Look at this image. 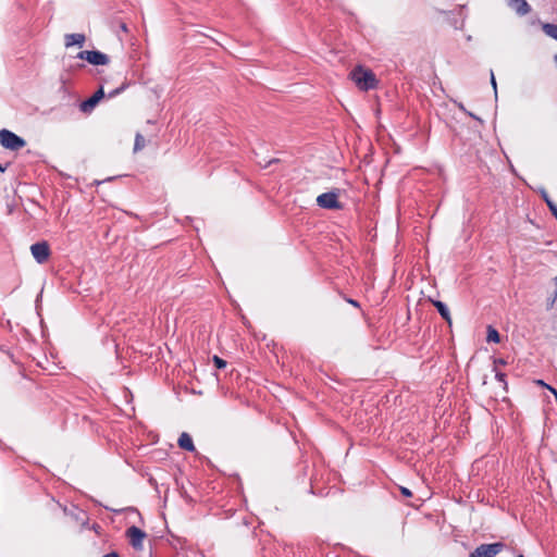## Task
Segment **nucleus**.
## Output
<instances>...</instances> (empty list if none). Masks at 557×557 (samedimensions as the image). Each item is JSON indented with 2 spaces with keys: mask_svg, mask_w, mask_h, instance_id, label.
<instances>
[{
  "mask_svg": "<svg viewBox=\"0 0 557 557\" xmlns=\"http://www.w3.org/2000/svg\"><path fill=\"white\" fill-rule=\"evenodd\" d=\"M491 84L495 90V94H497L496 79H495L493 71L491 72Z\"/></svg>",
  "mask_w": 557,
  "mask_h": 557,
  "instance_id": "21",
  "label": "nucleus"
},
{
  "mask_svg": "<svg viewBox=\"0 0 557 557\" xmlns=\"http://www.w3.org/2000/svg\"><path fill=\"white\" fill-rule=\"evenodd\" d=\"M545 202H546L547 207L549 208V210L556 206L555 202L550 198L546 199Z\"/></svg>",
  "mask_w": 557,
  "mask_h": 557,
  "instance_id": "25",
  "label": "nucleus"
},
{
  "mask_svg": "<svg viewBox=\"0 0 557 557\" xmlns=\"http://www.w3.org/2000/svg\"><path fill=\"white\" fill-rule=\"evenodd\" d=\"M456 106L458 107V109L462 112H465L466 114H468L469 116L473 117L474 120L479 121L480 123H482V120L476 116L475 114H473L472 112L468 111L466 109V107L463 106L462 102H456Z\"/></svg>",
  "mask_w": 557,
  "mask_h": 557,
  "instance_id": "16",
  "label": "nucleus"
},
{
  "mask_svg": "<svg viewBox=\"0 0 557 557\" xmlns=\"http://www.w3.org/2000/svg\"><path fill=\"white\" fill-rule=\"evenodd\" d=\"M121 27H122V29H123V30H125V32L127 30V28H126V25H125V24H123Z\"/></svg>",
  "mask_w": 557,
  "mask_h": 557,
  "instance_id": "32",
  "label": "nucleus"
},
{
  "mask_svg": "<svg viewBox=\"0 0 557 557\" xmlns=\"http://www.w3.org/2000/svg\"><path fill=\"white\" fill-rule=\"evenodd\" d=\"M0 171L3 172L4 171V168H2V165L0 164Z\"/></svg>",
  "mask_w": 557,
  "mask_h": 557,
  "instance_id": "33",
  "label": "nucleus"
},
{
  "mask_svg": "<svg viewBox=\"0 0 557 557\" xmlns=\"http://www.w3.org/2000/svg\"><path fill=\"white\" fill-rule=\"evenodd\" d=\"M487 342L498 343L500 341L499 333L492 326L487 329Z\"/></svg>",
  "mask_w": 557,
  "mask_h": 557,
  "instance_id": "14",
  "label": "nucleus"
},
{
  "mask_svg": "<svg viewBox=\"0 0 557 557\" xmlns=\"http://www.w3.org/2000/svg\"><path fill=\"white\" fill-rule=\"evenodd\" d=\"M547 389H549L553 393V395L555 396V399L557 401V391L552 386H547Z\"/></svg>",
  "mask_w": 557,
  "mask_h": 557,
  "instance_id": "26",
  "label": "nucleus"
},
{
  "mask_svg": "<svg viewBox=\"0 0 557 557\" xmlns=\"http://www.w3.org/2000/svg\"><path fill=\"white\" fill-rule=\"evenodd\" d=\"M496 379L500 382L504 381V374L503 373H496Z\"/></svg>",
  "mask_w": 557,
  "mask_h": 557,
  "instance_id": "29",
  "label": "nucleus"
},
{
  "mask_svg": "<svg viewBox=\"0 0 557 557\" xmlns=\"http://www.w3.org/2000/svg\"><path fill=\"white\" fill-rule=\"evenodd\" d=\"M517 557H524L523 555H518Z\"/></svg>",
  "mask_w": 557,
  "mask_h": 557,
  "instance_id": "34",
  "label": "nucleus"
},
{
  "mask_svg": "<svg viewBox=\"0 0 557 557\" xmlns=\"http://www.w3.org/2000/svg\"><path fill=\"white\" fill-rule=\"evenodd\" d=\"M536 383H537L539 385H541V386L546 387V388H547V386H549L548 384H546V383H545L544 381H542V380L536 381Z\"/></svg>",
  "mask_w": 557,
  "mask_h": 557,
  "instance_id": "30",
  "label": "nucleus"
},
{
  "mask_svg": "<svg viewBox=\"0 0 557 557\" xmlns=\"http://www.w3.org/2000/svg\"><path fill=\"white\" fill-rule=\"evenodd\" d=\"M30 252L38 263H44L50 256V248L47 242L35 243L30 246Z\"/></svg>",
  "mask_w": 557,
  "mask_h": 557,
  "instance_id": "5",
  "label": "nucleus"
},
{
  "mask_svg": "<svg viewBox=\"0 0 557 557\" xmlns=\"http://www.w3.org/2000/svg\"><path fill=\"white\" fill-rule=\"evenodd\" d=\"M213 362L218 369H223L226 367V361L218 356H213Z\"/></svg>",
  "mask_w": 557,
  "mask_h": 557,
  "instance_id": "17",
  "label": "nucleus"
},
{
  "mask_svg": "<svg viewBox=\"0 0 557 557\" xmlns=\"http://www.w3.org/2000/svg\"><path fill=\"white\" fill-rule=\"evenodd\" d=\"M126 535L129 540L131 545L135 549H137V550L143 549V542H144V539L146 537V533L143 530H140L139 528H137L135 525H132L127 529Z\"/></svg>",
  "mask_w": 557,
  "mask_h": 557,
  "instance_id": "7",
  "label": "nucleus"
},
{
  "mask_svg": "<svg viewBox=\"0 0 557 557\" xmlns=\"http://www.w3.org/2000/svg\"><path fill=\"white\" fill-rule=\"evenodd\" d=\"M536 191L541 195V197H542V199H543L544 201H546V199H548V198H549V196H548V194H547V191H546V189H545L544 187H539V188L536 189Z\"/></svg>",
  "mask_w": 557,
  "mask_h": 557,
  "instance_id": "18",
  "label": "nucleus"
},
{
  "mask_svg": "<svg viewBox=\"0 0 557 557\" xmlns=\"http://www.w3.org/2000/svg\"><path fill=\"white\" fill-rule=\"evenodd\" d=\"M432 304L437 309V311L441 314V317L446 322H448L450 324L451 323V318H450V312H449L447 306L444 302L440 301V300H432Z\"/></svg>",
  "mask_w": 557,
  "mask_h": 557,
  "instance_id": "12",
  "label": "nucleus"
},
{
  "mask_svg": "<svg viewBox=\"0 0 557 557\" xmlns=\"http://www.w3.org/2000/svg\"><path fill=\"white\" fill-rule=\"evenodd\" d=\"M348 302L354 305L355 307L359 306V304L357 301L352 300V299H349Z\"/></svg>",
  "mask_w": 557,
  "mask_h": 557,
  "instance_id": "31",
  "label": "nucleus"
},
{
  "mask_svg": "<svg viewBox=\"0 0 557 557\" xmlns=\"http://www.w3.org/2000/svg\"><path fill=\"white\" fill-rule=\"evenodd\" d=\"M552 214L557 219V206L550 209Z\"/></svg>",
  "mask_w": 557,
  "mask_h": 557,
  "instance_id": "28",
  "label": "nucleus"
},
{
  "mask_svg": "<svg viewBox=\"0 0 557 557\" xmlns=\"http://www.w3.org/2000/svg\"><path fill=\"white\" fill-rule=\"evenodd\" d=\"M0 144L13 151L20 150L26 145L22 137L8 129L0 131Z\"/></svg>",
  "mask_w": 557,
  "mask_h": 557,
  "instance_id": "2",
  "label": "nucleus"
},
{
  "mask_svg": "<svg viewBox=\"0 0 557 557\" xmlns=\"http://www.w3.org/2000/svg\"><path fill=\"white\" fill-rule=\"evenodd\" d=\"M65 47L78 46L83 47L86 41V36L84 34H66L64 37Z\"/></svg>",
  "mask_w": 557,
  "mask_h": 557,
  "instance_id": "10",
  "label": "nucleus"
},
{
  "mask_svg": "<svg viewBox=\"0 0 557 557\" xmlns=\"http://www.w3.org/2000/svg\"><path fill=\"white\" fill-rule=\"evenodd\" d=\"M556 298H557V292L555 293L554 297L548 301L547 308H552L554 306Z\"/></svg>",
  "mask_w": 557,
  "mask_h": 557,
  "instance_id": "23",
  "label": "nucleus"
},
{
  "mask_svg": "<svg viewBox=\"0 0 557 557\" xmlns=\"http://www.w3.org/2000/svg\"><path fill=\"white\" fill-rule=\"evenodd\" d=\"M350 78L360 90L374 89L377 85L376 77L371 70L357 66L350 72Z\"/></svg>",
  "mask_w": 557,
  "mask_h": 557,
  "instance_id": "1",
  "label": "nucleus"
},
{
  "mask_svg": "<svg viewBox=\"0 0 557 557\" xmlns=\"http://www.w3.org/2000/svg\"><path fill=\"white\" fill-rule=\"evenodd\" d=\"M178 446L182 449H185L187 451H194L195 450V445H194L193 438L186 432H183L180 435V437H178Z\"/></svg>",
  "mask_w": 557,
  "mask_h": 557,
  "instance_id": "11",
  "label": "nucleus"
},
{
  "mask_svg": "<svg viewBox=\"0 0 557 557\" xmlns=\"http://www.w3.org/2000/svg\"><path fill=\"white\" fill-rule=\"evenodd\" d=\"M317 203L324 209H341L342 206L337 200V194L330 191L318 196Z\"/></svg>",
  "mask_w": 557,
  "mask_h": 557,
  "instance_id": "6",
  "label": "nucleus"
},
{
  "mask_svg": "<svg viewBox=\"0 0 557 557\" xmlns=\"http://www.w3.org/2000/svg\"><path fill=\"white\" fill-rule=\"evenodd\" d=\"M508 5L519 15H525L531 8L525 0H507Z\"/></svg>",
  "mask_w": 557,
  "mask_h": 557,
  "instance_id": "9",
  "label": "nucleus"
},
{
  "mask_svg": "<svg viewBox=\"0 0 557 557\" xmlns=\"http://www.w3.org/2000/svg\"><path fill=\"white\" fill-rule=\"evenodd\" d=\"M503 547L504 545L502 543L482 544L470 554V557H494Z\"/></svg>",
  "mask_w": 557,
  "mask_h": 557,
  "instance_id": "4",
  "label": "nucleus"
},
{
  "mask_svg": "<svg viewBox=\"0 0 557 557\" xmlns=\"http://www.w3.org/2000/svg\"><path fill=\"white\" fill-rule=\"evenodd\" d=\"M104 97L103 87H100L90 98L83 101L79 109L84 113H90L97 103Z\"/></svg>",
  "mask_w": 557,
  "mask_h": 557,
  "instance_id": "8",
  "label": "nucleus"
},
{
  "mask_svg": "<svg viewBox=\"0 0 557 557\" xmlns=\"http://www.w3.org/2000/svg\"><path fill=\"white\" fill-rule=\"evenodd\" d=\"M400 492L406 497H410L412 495L411 491L407 487H400Z\"/></svg>",
  "mask_w": 557,
  "mask_h": 557,
  "instance_id": "20",
  "label": "nucleus"
},
{
  "mask_svg": "<svg viewBox=\"0 0 557 557\" xmlns=\"http://www.w3.org/2000/svg\"><path fill=\"white\" fill-rule=\"evenodd\" d=\"M102 557H119V555L114 552L103 555Z\"/></svg>",
  "mask_w": 557,
  "mask_h": 557,
  "instance_id": "27",
  "label": "nucleus"
},
{
  "mask_svg": "<svg viewBox=\"0 0 557 557\" xmlns=\"http://www.w3.org/2000/svg\"><path fill=\"white\" fill-rule=\"evenodd\" d=\"M545 202H546L547 207L549 208V210L556 206L555 202L550 198L546 199Z\"/></svg>",
  "mask_w": 557,
  "mask_h": 557,
  "instance_id": "24",
  "label": "nucleus"
},
{
  "mask_svg": "<svg viewBox=\"0 0 557 557\" xmlns=\"http://www.w3.org/2000/svg\"><path fill=\"white\" fill-rule=\"evenodd\" d=\"M542 28H543V32L548 37L557 40V25L556 24L545 23V24H543Z\"/></svg>",
  "mask_w": 557,
  "mask_h": 557,
  "instance_id": "13",
  "label": "nucleus"
},
{
  "mask_svg": "<svg viewBox=\"0 0 557 557\" xmlns=\"http://www.w3.org/2000/svg\"><path fill=\"white\" fill-rule=\"evenodd\" d=\"M77 58L85 60L92 65H107L110 62L109 55L98 50H84L78 52Z\"/></svg>",
  "mask_w": 557,
  "mask_h": 557,
  "instance_id": "3",
  "label": "nucleus"
},
{
  "mask_svg": "<svg viewBox=\"0 0 557 557\" xmlns=\"http://www.w3.org/2000/svg\"><path fill=\"white\" fill-rule=\"evenodd\" d=\"M145 143H146V140H145L144 136L140 134H137L136 138H135L134 150L135 151L141 150L145 147Z\"/></svg>",
  "mask_w": 557,
  "mask_h": 557,
  "instance_id": "15",
  "label": "nucleus"
},
{
  "mask_svg": "<svg viewBox=\"0 0 557 557\" xmlns=\"http://www.w3.org/2000/svg\"><path fill=\"white\" fill-rule=\"evenodd\" d=\"M278 160L277 159H270L268 161H265L264 163H262L261 161H259V165L263 169H267L269 168L271 164L273 163H276Z\"/></svg>",
  "mask_w": 557,
  "mask_h": 557,
  "instance_id": "19",
  "label": "nucleus"
},
{
  "mask_svg": "<svg viewBox=\"0 0 557 557\" xmlns=\"http://www.w3.org/2000/svg\"><path fill=\"white\" fill-rule=\"evenodd\" d=\"M123 89H124V86H122V87H120V88H117V89H115V90L111 91V92L109 94V97H114V96H116V95H117V94H120Z\"/></svg>",
  "mask_w": 557,
  "mask_h": 557,
  "instance_id": "22",
  "label": "nucleus"
}]
</instances>
